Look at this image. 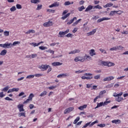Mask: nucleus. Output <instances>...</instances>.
Returning <instances> with one entry per match:
<instances>
[{
  "label": "nucleus",
  "instance_id": "obj_1",
  "mask_svg": "<svg viewBox=\"0 0 128 128\" xmlns=\"http://www.w3.org/2000/svg\"><path fill=\"white\" fill-rule=\"evenodd\" d=\"M20 44V42L18 41H15L13 44L6 42L4 44H0V46L3 48H10L12 46H16V44Z\"/></svg>",
  "mask_w": 128,
  "mask_h": 128
},
{
  "label": "nucleus",
  "instance_id": "obj_2",
  "mask_svg": "<svg viewBox=\"0 0 128 128\" xmlns=\"http://www.w3.org/2000/svg\"><path fill=\"white\" fill-rule=\"evenodd\" d=\"M74 62H84L86 60V56H78L76 57L74 59Z\"/></svg>",
  "mask_w": 128,
  "mask_h": 128
},
{
  "label": "nucleus",
  "instance_id": "obj_3",
  "mask_svg": "<svg viewBox=\"0 0 128 128\" xmlns=\"http://www.w3.org/2000/svg\"><path fill=\"white\" fill-rule=\"evenodd\" d=\"M68 32H70V29H67L64 32H60L58 34L60 36V38H64V36H65V34H68Z\"/></svg>",
  "mask_w": 128,
  "mask_h": 128
},
{
  "label": "nucleus",
  "instance_id": "obj_4",
  "mask_svg": "<svg viewBox=\"0 0 128 128\" xmlns=\"http://www.w3.org/2000/svg\"><path fill=\"white\" fill-rule=\"evenodd\" d=\"M106 90H102L101 91L100 94H99V96H96L94 100V102H96V100H98V98H100V96H102V94H106Z\"/></svg>",
  "mask_w": 128,
  "mask_h": 128
},
{
  "label": "nucleus",
  "instance_id": "obj_5",
  "mask_svg": "<svg viewBox=\"0 0 128 128\" xmlns=\"http://www.w3.org/2000/svg\"><path fill=\"white\" fill-rule=\"evenodd\" d=\"M38 68L42 71L46 70L48 68V64H42L38 66Z\"/></svg>",
  "mask_w": 128,
  "mask_h": 128
},
{
  "label": "nucleus",
  "instance_id": "obj_6",
  "mask_svg": "<svg viewBox=\"0 0 128 128\" xmlns=\"http://www.w3.org/2000/svg\"><path fill=\"white\" fill-rule=\"evenodd\" d=\"M74 110V107H70L66 109L64 111V114H70L71 112H72Z\"/></svg>",
  "mask_w": 128,
  "mask_h": 128
},
{
  "label": "nucleus",
  "instance_id": "obj_7",
  "mask_svg": "<svg viewBox=\"0 0 128 128\" xmlns=\"http://www.w3.org/2000/svg\"><path fill=\"white\" fill-rule=\"evenodd\" d=\"M54 25V23L52 22L48 21L44 23L43 26H45V28H48V26H52Z\"/></svg>",
  "mask_w": 128,
  "mask_h": 128
},
{
  "label": "nucleus",
  "instance_id": "obj_8",
  "mask_svg": "<svg viewBox=\"0 0 128 128\" xmlns=\"http://www.w3.org/2000/svg\"><path fill=\"white\" fill-rule=\"evenodd\" d=\"M84 76L86 77V80H92V74L91 73H86Z\"/></svg>",
  "mask_w": 128,
  "mask_h": 128
},
{
  "label": "nucleus",
  "instance_id": "obj_9",
  "mask_svg": "<svg viewBox=\"0 0 128 128\" xmlns=\"http://www.w3.org/2000/svg\"><path fill=\"white\" fill-rule=\"evenodd\" d=\"M19 110V112H24V105L22 104H19L17 106Z\"/></svg>",
  "mask_w": 128,
  "mask_h": 128
},
{
  "label": "nucleus",
  "instance_id": "obj_10",
  "mask_svg": "<svg viewBox=\"0 0 128 128\" xmlns=\"http://www.w3.org/2000/svg\"><path fill=\"white\" fill-rule=\"evenodd\" d=\"M114 78V76L106 77L103 79V82H108V81L112 80Z\"/></svg>",
  "mask_w": 128,
  "mask_h": 128
},
{
  "label": "nucleus",
  "instance_id": "obj_11",
  "mask_svg": "<svg viewBox=\"0 0 128 128\" xmlns=\"http://www.w3.org/2000/svg\"><path fill=\"white\" fill-rule=\"evenodd\" d=\"M110 20V18L104 17L103 18H101L100 19H98L97 20V22H104V20Z\"/></svg>",
  "mask_w": 128,
  "mask_h": 128
},
{
  "label": "nucleus",
  "instance_id": "obj_12",
  "mask_svg": "<svg viewBox=\"0 0 128 128\" xmlns=\"http://www.w3.org/2000/svg\"><path fill=\"white\" fill-rule=\"evenodd\" d=\"M68 76L70 75L68 73L62 74L58 75L57 78H66V76Z\"/></svg>",
  "mask_w": 128,
  "mask_h": 128
},
{
  "label": "nucleus",
  "instance_id": "obj_13",
  "mask_svg": "<svg viewBox=\"0 0 128 128\" xmlns=\"http://www.w3.org/2000/svg\"><path fill=\"white\" fill-rule=\"evenodd\" d=\"M80 52V50H78V49H76L75 50H74L70 52L68 54H78Z\"/></svg>",
  "mask_w": 128,
  "mask_h": 128
},
{
  "label": "nucleus",
  "instance_id": "obj_14",
  "mask_svg": "<svg viewBox=\"0 0 128 128\" xmlns=\"http://www.w3.org/2000/svg\"><path fill=\"white\" fill-rule=\"evenodd\" d=\"M58 6H60V2H55L54 4H52L51 5H50L48 6V7L50 8H54V7Z\"/></svg>",
  "mask_w": 128,
  "mask_h": 128
},
{
  "label": "nucleus",
  "instance_id": "obj_15",
  "mask_svg": "<svg viewBox=\"0 0 128 128\" xmlns=\"http://www.w3.org/2000/svg\"><path fill=\"white\" fill-rule=\"evenodd\" d=\"M112 124H121L122 121L120 120H114L112 121Z\"/></svg>",
  "mask_w": 128,
  "mask_h": 128
},
{
  "label": "nucleus",
  "instance_id": "obj_16",
  "mask_svg": "<svg viewBox=\"0 0 128 128\" xmlns=\"http://www.w3.org/2000/svg\"><path fill=\"white\" fill-rule=\"evenodd\" d=\"M96 32V29H94L92 31L87 33L88 36H92Z\"/></svg>",
  "mask_w": 128,
  "mask_h": 128
},
{
  "label": "nucleus",
  "instance_id": "obj_17",
  "mask_svg": "<svg viewBox=\"0 0 128 128\" xmlns=\"http://www.w3.org/2000/svg\"><path fill=\"white\" fill-rule=\"evenodd\" d=\"M115 100L116 102H120L122 100H124V98L122 97H121V96H118Z\"/></svg>",
  "mask_w": 128,
  "mask_h": 128
},
{
  "label": "nucleus",
  "instance_id": "obj_18",
  "mask_svg": "<svg viewBox=\"0 0 128 128\" xmlns=\"http://www.w3.org/2000/svg\"><path fill=\"white\" fill-rule=\"evenodd\" d=\"M124 92H120L119 94H116V92H114L113 94V96H114V98H116L118 96H122Z\"/></svg>",
  "mask_w": 128,
  "mask_h": 128
},
{
  "label": "nucleus",
  "instance_id": "obj_19",
  "mask_svg": "<svg viewBox=\"0 0 128 128\" xmlns=\"http://www.w3.org/2000/svg\"><path fill=\"white\" fill-rule=\"evenodd\" d=\"M118 12H120V10H118V11H111L109 14V16H114V14H118Z\"/></svg>",
  "mask_w": 128,
  "mask_h": 128
},
{
  "label": "nucleus",
  "instance_id": "obj_20",
  "mask_svg": "<svg viewBox=\"0 0 128 128\" xmlns=\"http://www.w3.org/2000/svg\"><path fill=\"white\" fill-rule=\"evenodd\" d=\"M52 66H62V64L60 62H52Z\"/></svg>",
  "mask_w": 128,
  "mask_h": 128
},
{
  "label": "nucleus",
  "instance_id": "obj_21",
  "mask_svg": "<svg viewBox=\"0 0 128 128\" xmlns=\"http://www.w3.org/2000/svg\"><path fill=\"white\" fill-rule=\"evenodd\" d=\"M86 106H88V105L84 104V105L79 106L78 108L80 110H84V108H86Z\"/></svg>",
  "mask_w": 128,
  "mask_h": 128
},
{
  "label": "nucleus",
  "instance_id": "obj_22",
  "mask_svg": "<svg viewBox=\"0 0 128 128\" xmlns=\"http://www.w3.org/2000/svg\"><path fill=\"white\" fill-rule=\"evenodd\" d=\"M90 54L91 56H96V52L94 51V50H91L90 52Z\"/></svg>",
  "mask_w": 128,
  "mask_h": 128
},
{
  "label": "nucleus",
  "instance_id": "obj_23",
  "mask_svg": "<svg viewBox=\"0 0 128 128\" xmlns=\"http://www.w3.org/2000/svg\"><path fill=\"white\" fill-rule=\"evenodd\" d=\"M74 20H76V17H74L71 20H70V22H68L67 23V24H72V22H74Z\"/></svg>",
  "mask_w": 128,
  "mask_h": 128
},
{
  "label": "nucleus",
  "instance_id": "obj_24",
  "mask_svg": "<svg viewBox=\"0 0 128 128\" xmlns=\"http://www.w3.org/2000/svg\"><path fill=\"white\" fill-rule=\"evenodd\" d=\"M114 6V4L112 3H108L107 4H106V5H104V8H110V6Z\"/></svg>",
  "mask_w": 128,
  "mask_h": 128
},
{
  "label": "nucleus",
  "instance_id": "obj_25",
  "mask_svg": "<svg viewBox=\"0 0 128 128\" xmlns=\"http://www.w3.org/2000/svg\"><path fill=\"white\" fill-rule=\"evenodd\" d=\"M92 8L94 6H92V5H89L86 9L85 12H90L91 10H92Z\"/></svg>",
  "mask_w": 128,
  "mask_h": 128
},
{
  "label": "nucleus",
  "instance_id": "obj_26",
  "mask_svg": "<svg viewBox=\"0 0 128 128\" xmlns=\"http://www.w3.org/2000/svg\"><path fill=\"white\" fill-rule=\"evenodd\" d=\"M7 52L8 51L6 49H4L0 53V56H6Z\"/></svg>",
  "mask_w": 128,
  "mask_h": 128
},
{
  "label": "nucleus",
  "instance_id": "obj_27",
  "mask_svg": "<svg viewBox=\"0 0 128 128\" xmlns=\"http://www.w3.org/2000/svg\"><path fill=\"white\" fill-rule=\"evenodd\" d=\"M70 16V13H68L66 15L62 16L61 18L63 20H66V18H68V16Z\"/></svg>",
  "mask_w": 128,
  "mask_h": 128
},
{
  "label": "nucleus",
  "instance_id": "obj_28",
  "mask_svg": "<svg viewBox=\"0 0 128 128\" xmlns=\"http://www.w3.org/2000/svg\"><path fill=\"white\" fill-rule=\"evenodd\" d=\"M47 94H48V92L44 91L42 92H41V94L39 96H40L42 97V96H46Z\"/></svg>",
  "mask_w": 128,
  "mask_h": 128
},
{
  "label": "nucleus",
  "instance_id": "obj_29",
  "mask_svg": "<svg viewBox=\"0 0 128 128\" xmlns=\"http://www.w3.org/2000/svg\"><path fill=\"white\" fill-rule=\"evenodd\" d=\"M115 66L114 63L108 62L107 66H108V68L110 66Z\"/></svg>",
  "mask_w": 128,
  "mask_h": 128
},
{
  "label": "nucleus",
  "instance_id": "obj_30",
  "mask_svg": "<svg viewBox=\"0 0 128 128\" xmlns=\"http://www.w3.org/2000/svg\"><path fill=\"white\" fill-rule=\"evenodd\" d=\"M104 104V102H100V103L97 104V106L95 108H100V106H102Z\"/></svg>",
  "mask_w": 128,
  "mask_h": 128
},
{
  "label": "nucleus",
  "instance_id": "obj_31",
  "mask_svg": "<svg viewBox=\"0 0 128 128\" xmlns=\"http://www.w3.org/2000/svg\"><path fill=\"white\" fill-rule=\"evenodd\" d=\"M34 32H36V31H34V30H28V32H26V34H28L30 33L32 34H34Z\"/></svg>",
  "mask_w": 128,
  "mask_h": 128
},
{
  "label": "nucleus",
  "instance_id": "obj_32",
  "mask_svg": "<svg viewBox=\"0 0 128 128\" xmlns=\"http://www.w3.org/2000/svg\"><path fill=\"white\" fill-rule=\"evenodd\" d=\"M108 62L101 61L102 66H108Z\"/></svg>",
  "mask_w": 128,
  "mask_h": 128
},
{
  "label": "nucleus",
  "instance_id": "obj_33",
  "mask_svg": "<svg viewBox=\"0 0 128 128\" xmlns=\"http://www.w3.org/2000/svg\"><path fill=\"white\" fill-rule=\"evenodd\" d=\"M34 94L31 93V94L29 95V96L28 97V98L30 99V102H32V98H34Z\"/></svg>",
  "mask_w": 128,
  "mask_h": 128
},
{
  "label": "nucleus",
  "instance_id": "obj_34",
  "mask_svg": "<svg viewBox=\"0 0 128 128\" xmlns=\"http://www.w3.org/2000/svg\"><path fill=\"white\" fill-rule=\"evenodd\" d=\"M116 48L117 50H122L124 48V46H116Z\"/></svg>",
  "mask_w": 128,
  "mask_h": 128
},
{
  "label": "nucleus",
  "instance_id": "obj_35",
  "mask_svg": "<svg viewBox=\"0 0 128 128\" xmlns=\"http://www.w3.org/2000/svg\"><path fill=\"white\" fill-rule=\"evenodd\" d=\"M85 56V58L87 60H92V57H90V56H88L87 54H85V56Z\"/></svg>",
  "mask_w": 128,
  "mask_h": 128
},
{
  "label": "nucleus",
  "instance_id": "obj_36",
  "mask_svg": "<svg viewBox=\"0 0 128 128\" xmlns=\"http://www.w3.org/2000/svg\"><path fill=\"white\" fill-rule=\"evenodd\" d=\"M39 49L41 50H48V47L44 46H39Z\"/></svg>",
  "mask_w": 128,
  "mask_h": 128
},
{
  "label": "nucleus",
  "instance_id": "obj_37",
  "mask_svg": "<svg viewBox=\"0 0 128 128\" xmlns=\"http://www.w3.org/2000/svg\"><path fill=\"white\" fill-rule=\"evenodd\" d=\"M80 20H82V19L80 18L77 20L75 22L73 23L72 26H76V24H78Z\"/></svg>",
  "mask_w": 128,
  "mask_h": 128
},
{
  "label": "nucleus",
  "instance_id": "obj_38",
  "mask_svg": "<svg viewBox=\"0 0 128 128\" xmlns=\"http://www.w3.org/2000/svg\"><path fill=\"white\" fill-rule=\"evenodd\" d=\"M4 34L5 36H10V32L8 31H4Z\"/></svg>",
  "mask_w": 128,
  "mask_h": 128
},
{
  "label": "nucleus",
  "instance_id": "obj_39",
  "mask_svg": "<svg viewBox=\"0 0 128 128\" xmlns=\"http://www.w3.org/2000/svg\"><path fill=\"white\" fill-rule=\"evenodd\" d=\"M40 2V0H31V2L32 4H38Z\"/></svg>",
  "mask_w": 128,
  "mask_h": 128
},
{
  "label": "nucleus",
  "instance_id": "obj_40",
  "mask_svg": "<svg viewBox=\"0 0 128 128\" xmlns=\"http://www.w3.org/2000/svg\"><path fill=\"white\" fill-rule=\"evenodd\" d=\"M43 76L44 74H34V76H36V78H40V76Z\"/></svg>",
  "mask_w": 128,
  "mask_h": 128
},
{
  "label": "nucleus",
  "instance_id": "obj_41",
  "mask_svg": "<svg viewBox=\"0 0 128 128\" xmlns=\"http://www.w3.org/2000/svg\"><path fill=\"white\" fill-rule=\"evenodd\" d=\"M80 117H77L76 120H74L73 124H77L78 123V120H80Z\"/></svg>",
  "mask_w": 128,
  "mask_h": 128
},
{
  "label": "nucleus",
  "instance_id": "obj_42",
  "mask_svg": "<svg viewBox=\"0 0 128 128\" xmlns=\"http://www.w3.org/2000/svg\"><path fill=\"white\" fill-rule=\"evenodd\" d=\"M46 12H52V14H54V12H56V10L52 9H48Z\"/></svg>",
  "mask_w": 128,
  "mask_h": 128
},
{
  "label": "nucleus",
  "instance_id": "obj_43",
  "mask_svg": "<svg viewBox=\"0 0 128 128\" xmlns=\"http://www.w3.org/2000/svg\"><path fill=\"white\" fill-rule=\"evenodd\" d=\"M110 103V101H108V100L105 101L104 102H103V106H108V104Z\"/></svg>",
  "mask_w": 128,
  "mask_h": 128
},
{
  "label": "nucleus",
  "instance_id": "obj_44",
  "mask_svg": "<svg viewBox=\"0 0 128 128\" xmlns=\"http://www.w3.org/2000/svg\"><path fill=\"white\" fill-rule=\"evenodd\" d=\"M30 44H31V46H32L34 47L38 46H39L38 43L36 44V42H32V43Z\"/></svg>",
  "mask_w": 128,
  "mask_h": 128
},
{
  "label": "nucleus",
  "instance_id": "obj_45",
  "mask_svg": "<svg viewBox=\"0 0 128 128\" xmlns=\"http://www.w3.org/2000/svg\"><path fill=\"white\" fill-rule=\"evenodd\" d=\"M42 4H38L37 8H36V10H42Z\"/></svg>",
  "mask_w": 128,
  "mask_h": 128
},
{
  "label": "nucleus",
  "instance_id": "obj_46",
  "mask_svg": "<svg viewBox=\"0 0 128 128\" xmlns=\"http://www.w3.org/2000/svg\"><path fill=\"white\" fill-rule=\"evenodd\" d=\"M46 52H50V54H54V51L49 49L46 50Z\"/></svg>",
  "mask_w": 128,
  "mask_h": 128
},
{
  "label": "nucleus",
  "instance_id": "obj_47",
  "mask_svg": "<svg viewBox=\"0 0 128 128\" xmlns=\"http://www.w3.org/2000/svg\"><path fill=\"white\" fill-rule=\"evenodd\" d=\"M85 8H84V6H82L79 7V8H78V10H79V12H82V10H84Z\"/></svg>",
  "mask_w": 128,
  "mask_h": 128
},
{
  "label": "nucleus",
  "instance_id": "obj_48",
  "mask_svg": "<svg viewBox=\"0 0 128 128\" xmlns=\"http://www.w3.org/2000/svg\"><path fill=\"white\" fill-rule=\"evenodd\" d=\"M19 116H24L26 118V112L19 113Z\"/></svg>",
  "mask_w": 128,
  "mask_h": 128
},
{
  "label": "nucleus",
  "instance_id": "obj_49",
  "mask_svg": "<svg viewBox=\"0 0 128 128\" xmlns=\"http://www.w3.org/2000/svg\"><path fill=\"white\" fill-rule=\"evenodd\" d=\"M100 74L94 76V80H100Z\"/></svg>",
  "mask_w": 128,
  "mask_h": 128
},
{
  "label": "nucleus",
  "instance_id": "obj_50",
  "mask_svg": "<svg viewBox=\"0 0 128 128\" xmlns=\"http://www.w3.org/2000/svg\"><path fill=\"white\" fill-rule=\"evenodd\" d=\"M8 86H6V87L4 88L2 90V92H6L8 90Z\"/></svg>",
  "mask_w": 128,
  "mask_h": 128
},
{
  "label": "nucleus",
  "instance_id": "obj_51",
  "mask_svg": "<svg viewBox=\"0 0 128 128\" xmlns=\"http://www.w3.org/2000/svg\"><path fill=\"white\" fill-rule=\"evenodd\" d=\"M10 10L11 12H14V10H16V6H13L10 8Z\"/></svg>",
  "mask_w": 128,
  "mask_h": 128
},
{
  "label": "nucleus",
  "instance_id": "obj_52",
  "mask_svg": "<svg viewBox=\"0 0 128 128\" xmlns=\"http://www.w3.org/2000/svg\"><path fill=\"white\" fill-rule=\"evenodd\" d=\"M94 8H98V10H102V8L100 6V5H96L94 6Z\"/></svg>",
  "mask_w": 128,
  "mask_h": 128
},
{
  "label": "nucleus",
  "instance_id": "obj_53",
  "mask_svg": "<svg viewBox=\"0 0 128 128\" xmlns=\"http://www.w3.org/2000/svg\"><path fill=\"white\" fill-rule=\"evenodd\" d=\"M34 78V75H28L26 78Z\"/></svg>",
  "mask_w": 128,
  "mask_h": 128
},
{
  "label": "nucleus",
  "instance_id": "obj_54",
  "mask_svg": "<svg viewBox=\"0 0 128 128\" xmlns=\"http://www.w3.org/2000/svg\"><path fill=\"white\" fill-rule=\"evenodd\" d=\"M110 50L111 51V52H112V51H114V50H116V46H114V47H113V48H110Z\"/></svg>",
  "mask_w": 128,
  "mask_h": 128
},
{
  "label": "nucleus",
  "instance_id": "obj_55",
  "mask_svg": "<svg viewBox=\"0 0 128 128\" xmlns=\"http://www.w3.org/2000/svg\"><path fill=\"white\" fill-rule=\"evenodd\" d=\"M18 90H20L19 88H12V92H18Z\"/></svg>",
  "mask_w": 128,
  "mask_h": 128
},
{
  "label": "nucleus",
  "instance_id": "obj_56",
  "mask_svg": "<svg viewBox=\"0 0 128 128\" xmlns=\"http://www.w3.org/2000/svg\"><path fill=\"white\" fill-rule=\"evenodd\" d=\"M92 122H89L86 124L84 126L83 128H88V126H90V124Z\"/></svg>",
  "mask_w": 128,
  "mask_h": 128
},
{
  "label": "nucleus",
  "instance_id": "obj_57",
  "mask_svg": "<svg viewBox=\"0 0 128 128\" xmlns=\"http://www.w3.org/2000/svg\"><path fill=\"white\" fill-rule=\"evenodd\" d=\"M16 8H18V10H20V8H22V5L20 4H17L16 5Z\"/></svg>",
  "mask_w": 128,
  "mask_h": 128
},
{
  "label": "nucleus",
  "instance_id": "obj_58",
  "mask_svg": "<svg viewBox=\"0 0 128 128\" xmlns=\"http://www.w3.org/2000/svg\"><path fill=\"white\" fill-rule=\"evenodd\" d=\"M52 67H50V65H48V70L47 71L48 74V72H52Z\"/></svg>",
  "mask_w": 128,
  "mask_h": 128
},
{
  "label": "nucleus",
  "instance_id": "obj_59",
  "mask_svg": "<svg viewBox=\"0 0 128 128\" xmlns=\"http://www.w3.org/2000/svg\"><path fill=\"white\" fill-rule=\"evenodd\" d=\"M98 126H100V128H104V126H106V124H99L98 125Z\"/></svg>",
  "mask_w": 128,
  "mask_h": 128
},
{
  "label": "nucleus",
  "instance_id": "obj_60",
  "mask_svg": "<svg viewBox=\"0 0 128 128\" xmlns=\"http://www.w3.org/2000/svg\"><path fill=\"white\" fill-rule=\"evenodd\" d=\"M4 96H6V94H4V92H0V98H4Z\"/></svg>",
  "mask_w": 128,
  "mask_h": 128
},
{
  "label": "nucleus",
  "instance_id": "obj_61",
  "mask_svg": "<svg viewBox=\"0 0 128 128\" xmlns=\"http://www.w3.org/2000/svg\"><path fill=\"white\" fill-rule=\"evenodd\" d=\"M30 99H28V98L27 100H26L25 101H24L23 104H28V102H30Z\"/></svg>",
  "mask_w": 128,
  "mask_h": 128
},
{
  "label": "nucleus",
  "instance_id": "obj_62",
  "mask_svg": "<svg viewBox=\"0 0 128 128\" xmlns=\"http://www.w3.org/2000/svg\"><path fill=\"white\" fill-rule=\"evenodd\" d=\"M66 38H72V34L69 33L66 35Z\"/></svg>",
  "mask_w": 128,
  "mask_h": 128
},
{
  "label": "nucleus",
  "instance_id": "obj_63",
  "mask_svg": "<svg viewBox=\"0 0 128 128\" xmlns=\"http://www.w3.org/2000/svg\"><path fill=\"white\" fill-rule=\"evenodd\" d=\"M5 100H14L10 98V97H8V96L5 98Z\"/></svg>",
  "mask_w": 128,
  "mask_h": 128
},
{
  "label": "nucleus",
  "instance_id": "obj_64",
  "mask_svg": "<svg viewBox=\"0 0 128 128\" xmlns=\"http://www.w3.org/2000/svg\"><path fill=\"white\" fill-rule=\"evenodd\" d=\"M70 2L68 1H66L64 2V6H70Z\"/></svg>",
  "mask_w": 128,
  "mask_h": 128
}]
</instances>
